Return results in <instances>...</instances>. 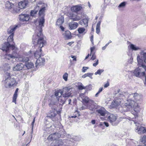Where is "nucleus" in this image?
<instances>
[{
  "mask_svg": "<svg viewBox=\"0 0 146 146\" xmlns=\"http://www.w3.org/2000/svg\"><path fill=\"white\" fill-rule=\"evenodd\" d=\"M125 99H124L125 100ZM127 99L126 101L124 103V105H122L123 111H127L130 110L131 109L133 110L131 112V114L134 116L133 117L130 116L128 117L127 119L129 120H132V119H135L138 116V114L140 111V109L138 105V103L137 102L131 99V98H126Z\"/></svg>",
  "mask_w": 146,
  "mask_h": 146,
  "instance_id": "f257e3e1",
  "label": "nucleus"
},
{
  "mask_svg": "<svg viewBox=\"0 0 146 146\" xmlns=\"http://www.w3.org/2000/svg\"><path fill=\"white\" fill-rule=\"evenodd\" d=\"M44 20L41 19L39 22L38 26L36 27V33L37 34L34 35L32 37L33 42L35 45L36 44V47L39 49L41 48L46 44V42L44 39L42 34V29L44 27Z\"/></svg>",
  "mask_w": 146,
  "mask_h": 146,
  "instance_id": "f03ea898",
  "label": "nucleus"
},
{
  "mask_svg": "<svg viewBox=\"0 0 146 146\" xmlns=\"http://www.w3.org/2000/svg\"><path fill=\"white\" fill-rule=\"evenodd\" d=\"M140 54V55H138L137 59L138 64L140 66L135 69L134 72L135 76L139 77L145 75V72H141V70L143 65L146 64V49L142 50Z\"/></svg>",
  "mask_w": 146,
  "mask_h": 146,
  "instance_id": "7ed1b4c3",
  "label": "nucleus"
},
{
  "mask_svg": "<svg viewBox=\"0 0 146 146\" xmlns=\"http://www.w3.org/2000/svg\"><path fill=\"white\" fill-rule=\"evenodd\" d=\"M4 87L6 88H11L16 86L18 82L13 75H11L9 72H7L2 81Z\"/></svg>",
  "mask_w": 146,
  "mask_h": 146,
  "instance_id": "20e7f679",
  "label": "nucleus"
},
{
  "mask_svg": "<svg viewBox=\"0 0 146 146\" xmlns=\"http://www.w3.org/2000/svg\"><path fill=\"white\" fill-rule=\"evenodd\" d=\"M63 94V92L61 90L56 91L55 92L54 95H52L51 99L49 104L50 106L52 108L53 106L56 107L58 103L60 105H62L64 103V100H63L62 95Z\"/></svg>",
  "mask_w": 146,
  "mask_h": 146,
  "instance_id": "39448f33",
  "label": "nucleus"
},
{
  "mask_svg": "<svg viewBox=\"0 0 146 146\" xmlns=\"http://www.w3.org/2000/svg\"><path fill=\"white\" fill-rule=\"evenodd\" d=\"M17 52L14 51L11 54H6L3 56V57L8 60H10V59H15L16 60L18 59L19 61L23 62H26L29 60L28 57H24L23 55H20Z\"/></svg>",
  "mask_w": 146,
  "mask_h": 146,
  "instance_id": "423d86ee",
  "label": "nucleus"
},
{
  "mask_svg": "<svg viewBox=\"0 0 146 146\" xmlns=\"http://www.w3.org/2000/svg\"><path fill=\"white\" fill-rule=\"evenodd\" d=\"M80 97L84 103L85 106H86L85 108L82 107L81 108L82 109L84 110L86 108H89L90 110H92L94 108V101L89 99L88 97L85 96L84 94H80Z\"/></svg>",
  "mask_w": 146,
  "mask_h": 146,
  "instance_id": "0eeeda50",
  "label": "nucleus"
},
{
  "mask_svg": "<svg viewBox=\"0 0 146 146\" xmlns=\"http://www.w3.org/2000/svg\"><path fill=\"white\" fill-rule=\"evenodd\" d=\"M0 49L1 50L3 51H5L6 52V54H8V52H9L10 49H11L13 50L12 52L14 51H18V49L17 47H15L13 45H10L9 43L8 42H5L3 43L1 46ZM3 55L2 56V58L3 59H4L6 60H8L7 59L4 58L3 57Z\"/></svg>",
  "mask_w": 146,
  "mask_h": 146,
  "instance_id": "6e6552de",
  "label": "nucleus"
},
{
  "mask_svg": "<svg viewBox=\"0 0 146 146\" xmlns=\"http://www.w3.org/2000/svg\"><path fill=\"white\" fill-rule=\"evenodd\" d=\"M123 92L122 94L116 100H114L112 103L111 106L113 108L115 107L116 106L121 105V107L120 108L119 110L121 112H123V110H121V109H123L122 105H124V99H125V96L124 95Z\"/></svg>",
  "mask_w": 146,
  "mask_h": 146,
  "instance_id": "1a4fd4ad",
  "label": "nucleus"
},
{
  "mask_svg": "<svg viewBox=\"0 0 146 146\" xmlns=\"http://www.w3.org/2000/svg\"><path fill=\"white\" fill-rule=\"evenodd\" d=\"M46 6L47 5L46 4L42 3L41 2H40L38 3L37 4L36 7L38 8V9L39 8H40V9L39 11V14L40 16H42V17L40 19H39L37 23V22H35V25L36 26H38L39 21L41 19H43L44 20V22H45V19H44V14L45 10V8Z\"/></svg>",
  "mask_w": 146,
  "mask_h": 146,
  "instance_id": "9d476101",
  "label": "nucleus"
},
{
  "mask_svg": "<svg viewBox=\"0 0 146 146\" xmlns=\"http://www.w3.org/2000/svg\"><path fill=\"white\" fill-rule=\"evenodd\" d=\"M57 106L55 107L54 106H53L52 108H51L52 110L50 111V113L48 115V117H49L53 121H56L58 120L60 121L59 119L60 118V116L58 115L56 116L57 113V111L55 109L56 108Z\"/></svg>",
  "mask_w": 146,
  "mask_h": 146,
  "instance_id": "9b49d317",
  "label": "nucleus"
},
{
  "mask_svg": "<svg viewBox=\"0 0 146 146\" xmlns=\"http://www.w3.org/2000/svg\"><path fill=\"white\" fill-rule=\"evenodd\" d=\"M74 88L71 86H69L63 88L62 96L64 98H68L71 95L73 92Z\"/></svg>",
  "mask_w": 146,
  "mask_h": 146,
  "instance_id": "f8f14e48",
  "label": "nucleus"
},
{
  "mask_svg": "<svg viewBox=\"0 0 146 146\" xmlns=\"http://www.w3.org/2000/svg\"><path fill=\"white\" fill-rule=\"evenodd\" d=\"M123 94L125 98H133L135 100V102H137L140 100L141 98V96L137 93L130 94L127 92H123Z\"/></svg>",
  "mask_w": 146,
  "mask_h": 146,
  "instance_id": "ddd939ff",
  "label": "nucleus"
},
{
  "mask_svg": "<svg viewBox=\"0 0 146 146\" xmlns=\"http://www.w3.org/2000/svg\"><path fill=\"white\" fill-rule=\"evenodd\" d=\"M117 119L116 116L113 114H110L108 117V120L113 125H116L119 123Z\"/></svg>",
  "mask_w": 146,
  "mask_h": 146,
  "instance_id": "4468645a",
  "label": "nucleus"
},
{
  "mask_svg": "<svg viewBox=\"0 0 146 146\" xmlns=\"http://www.w3.org/2000/svg\"><path fill=\"white\" fill-rule=\"evenodd\" d=\"M45 61L44 58L42 57H39L36 60L35 64V67L38 68L40 66H44L45 64Z\"/></svg>",
  "mask_w": 146,
  "mask_h": 146,
  "instance_id": "2eb2a0df",
  "label": "nucleus"
},
{
  "mask_svg": "<svg viewBox=\"0 0 146 146\" xmlns=\"http://www.w3.org/2000/svg\"><path fill=\"white\" fill-rule=\"evenodd\" d=\"M69 17L70 19L72 20L73 21H78L81 19V16L73 13H70Z\"/></svg>",
  "mask_w": 146,
  "mask_h": 146,
  "instance_id": "dca6fc26",
  "label": "nucleus"
},
{
  "mask_svg": "<svg viewBox=\"0 0 146 146\" xmlns=\"http://www.w3.org/2000/svg\"><path fill=\"white\" fill-rule=\"evenodd\" d=\"M19 20L20 21H27L30 18L29 15L26 14H21L19 15Z\"/></svg>",
  "mask_w": 146,
  "mask_h": 146,
  "instance_id": "f3484780",
  "label": "nucleus"
},
{
  "mask_svg": "<svg viewBox=\"0 0 146 146\" xmlns=\"http://www.w3.org/2000/svg\"><path fill=\"white\" fill-rule=\"evenodd\" d=\"M17 27V25H12L7 30V33L9 34L14 35L16 29Z\"/></svg>",
  "mask_w": 146,
  "mask_h": 146,
  "instance_id": "a211bd4d",
  "label": "nucleus"
},
{
  "mask_svg": "<svg viewBox=\"0 0 146 146\" xmlns=\"http://www.w3.org/2000/svg\"><path fill=\"white\" fill-rule=\"evenodd\" d=\"M82 7L80 5H77L72 7L71 8V11L77 13L82 9Z\"/></svg>",
  "mask_w": 146,
  "mask_h": 146,
  "instance_id": "6ab92c4d",
  "label": "nucleus"
},
{
  "mask_svg": "<svg viewBox=\"0 0 146 146\" xmlns=\"http://www.w3.org/2000/svg\"><path fill=\"white\" fill-rule=\"evenodd\" d=\"M88 18H85L80 21L78 23L84 27H87L88 26Z\"/></svg>",
  "mask_w": 146,
  "mask_h": 146,
  "instance_id": "aec40b11",
  "label": "nucleus"
},
{
  "mask_svg": "<svg viewBox=\"0 0 146 146\" xmlns=\"http://www.w3.org/2000/svg\"><path fill=\"white\" fill-rule=\"evenodd\" d=\"M64 38L65 40H68L72 38L71 33L69 31H66L63 34Z\"/></svg>",
  "mask_w": 146,
  "mask_h": 146,
  "instance_id": "412c9836",
  "label": "nucleus"
},
{
  "mask_svg": "<svg viewBox=\"0 0 146 146\" xmlns=\"http://www.w3.org/2000/svg\"><path fill=\"white\" fill-rule=\"evenodd\" d=\"M97 112L100 115L104 116L107 113V111L103 107L101 108L100 109L97 110Z\"/></svg>",
  "mask_w": 146,
  "mask_h": 146,
  "instance_id": "4be33fe9",
  "label": "nucleus"
},
{
  "mask_svg": "<svg viewBox=\"0 0 146 146\" xmlns=\"http://www.w3.org/2000/svg\"><path fill=\"white\" fill-rule=\"evenodd\" d=\"M23 67L24 65L23 64L19 63L14 66L13 68V71H19L22 70Z\"/></svg>",
  "mask_w": 146,
  "mask_h": 146,
  "instance_id": "5701e85b",
  "label": "nucleus"
},
{
  "mask_svg": "<svg viewBox=\"0 0 146 146\" xmlns=\"http://www.w3.org/2000/svg\"><path fill=\"white\" fill-rule=\"evenodd\" d=\"M68 25L70 30H73L75 29L78 27V24L76 22H71L69 23Z\"/></svg>",
  "mask_w": 146,
  "mask_h": 146,
  "instance_id": "b1692460",
  "label": "nucleus"
},
{
  "mask_svg": "<svg viewBox=\"0 0 146 146\" xmlns=\"http://www.w3.org/2000/svg\"><path fill=\"white\" fill-rule=\"evenodd\" d=\"M28 1L27 0L22 1L19 3V6L21 9L25 8L28 4Z\"/></svg>",
  "mask_w": 146,
  "mask_h": 146,
  "instance_id": "393cba45",
  "label": "nucleus"
},
{
  "mask_svg": "<svg viewBox=\"0 0 146 146\" xmlns=\"http://www.w3.org/2000/svg\"><path fill=\"white\" fill-rule=\"evenodd\" d=\"M60 135L58 133H56L50 135L48 137V140H55L57 138L59 137Z\"/></svg>",
  "mask_w": 146,
  "mask_h": 146,
  "instance_id": "a878e982",
  "label": "nucleus"
},
{
  "mask_svg": "<svg viewBox=\"0 0 146 146\" xmlns=\"http://www.w3.org/2000/svg\"><path fill=\"white\" fill-rule=\"evenodd\" d=\"M14 5L10 3L9 1H7L5 4V7L6 9L8 10L12 11L14 9Z\"/></svg>",
  "mask_w": 146,
  "mask_h": 146,
  "instance_id": "bb28decb",
  "label": "nucleus"
},
{
  "mask_svg": "<svg viewBox=\"0 0 146 146\" xmlns=\"http://www.w3.org/2000/svg\"><path fill=\"white\" fill-rule=\"evenodd\" d=\"M2 69L4 72L9 70L11 68V67L8 63H5L2 67Z\"/></svg>",
  "mask_w": 146,
  "mask_h": 146,
  "instance_id": "cd10ccee",
  "label": "nucleus"
},
{
  "mask_svg": "<svg viewBox=\"0 0 146 146\" xmlns=\"http://www.w3.org/2000/svg\"><path fill=\"white\" fill-rule=\"evenodd\" d=\"M62 142L61 140H56L53 141L51 144L52 146H61Z\"/></svg>",
  "mask_w": 146,
  "mask_h": 146,
  "instance_id": "c85d7f7f",
  "label": "nucleus"
},
{
  "mask_svg": "<svg viewBox=\"0 0 146 146\" xmlns=\"http://www.w3.org/2000/svg\"><path fill=\"white\" fill-rule=\"evenodd\" d=\"M41 49H38L34 53V55L36 59H38L39 57H42L41 55Z\"/></svg>",
  "mask_w": 146,
  "mask_h": 146,
  "instance_id": "c756f323",
  "label": "nucleus"
},
{
  "mask_svg": "<svg viewBox=\"0 0 146 146\" xmlns=\"http://www.w3.org/2000/svg\"><path fill=\"white\" fill-rule=\"evenodd\" d=\"M19 88H17L14 94L13 95V101L12 102H14L16 104V99L17 97L18 96V92L19 90Z\"/></svg>",
  "mask_w": 146,
  "mask_h": 146,
  "instance_id": "7c9ffc66",
  "label": "nucleus"
},
{
  "mask_svg": "<svg viewBox=\"0 0 146 146\" xmlns=\"http://www.w3.org/2000/svg\"><path fill=\"white\" fill-rule=\"evenodd\" d=\"M135 131L139 134H141L143 133V127L137 126L135 128Z\"/></svg>",
  "mask_w": 146,
  "mask_h": 146,
  "instance_id": "2f4dec72",
  "label": "nucleus"
},
{
  "mask_svg": "<svg viewBox=\"0 0 146 146\" xmlns=\"http://www.w3.org/2000/svg\"><path fill=\"white\" fill-rule=\"evenodd\" d=\"M64 18L62 17H61L60 18L58 19L56 23V25L58 26L61 25L64 22Z\"/></svg>",
  "mask_w": 146,
  "mask_h": 146,
  "instance_id": "473e14b6",
  "label": "nucleus"
},
{
  "mask_svg": "<svg viewBox=\"0 0 146 146\" xmlns=\"http://www.w3.org/2000/svg\"><path fill=\"white\" fill-rule=\"evenodd\" d=\"M128 48H130L133 50L136 51L139 49V48L135 45L132 44H129L128 46Z\"/></svg>",
  "mask_w": 146,
  "mask_h": 146,
  "instance_id": "72a5a7b5",
  "label": "nucleus"
},
{
  "mask_svg": "<svg viewBox=\"0 0 146 146\" xmlns=\"http://www.w3.org/2000/svg\"><path fill=\"white\" fill-rule=\"evenodd\" d=\"M25 66L28 69L32 68L34 67V64L31 62L26 63Z\"/></svg>",
  "mask_w": 146,
  "mask_h": 146,
  "instance_id": "f704fd0d",
  "label": "nucleus"
},
{
  "mask_svg": "<svg viewBox=\"0 0 146 146\" xmlns=\"http://www.w3.org/2000/svg\"><path fill=\"white\" fill-rule=\"evenodd\" d=\"M38 10V8L36 7L31 12V15L32 16H34L36 14Z\"/></svg>",
  "mask_w": 146,
  "mask_h": 146,
  "instance_id": "c9c22d12",
  "label": "nucleus"
},
{
  "mask_svg": "<svg viewBox=\"0 0 146 146\" xmlns=\"http://www.w3.org/2000/svg\"><path fill=\"white\" fill-rule=\"evenodd\" d=\"M86 29L83 27H80L78 28V31L79 34H85L86 32H85Z\"/></svg>",
  "mask_w": 146,
  "mask_h": 146,
  "instance_id": "e433bc0d",
  "label": "nucleus"
},
{
  "mask_svg": "<svg viewBox=\"0 0 146 146\" xmlns=\"http://www.w3.org/2000/svg\"><path fill=\"white\" fill-rule=\"evenodd\" d=\"M78 88L80 90H82L86 88V87H84L81 82H79L78 83Z\"/></svg>",
  "mask_w": 146,
  "mask_h": 146,
  "instance_id": "4c0bfd02",
  "label": "nucleus"
},
{
  "mask_svg": "<svg viewBox=\"0 0 146 146\" xmlns=\"http://www.w3.org/2000/svg\"><path fill=\"white\" fill-rule=\"evenodd\" d=\"M101 22L100 21H99L96 25V33L98 34H99L100 32V25Z\"/></svg>",
  "mask_w": 146,
  "mask_h": 146,
  "instance_id": "58836bf2",
  "label": "nucleus"
},
{
  "mask_svg": "<svg viewBox=\"0 0 146 146\" xmlns=\"http://www.w3.org/2000/svg\"><path fill=\"white\" fill-rule=\"evenodd\" d=\"M140 142L143 143H145L146 142V135H144L143 137H140Z\"/></svg>",
  "mask_w": 146,
  "mask_h": 146,
  "instance_id": "ea45409f",
  "label": "nucleus"
},
{
  "mask_svg": "<svg viewBox=\"0 0 146 146\" xmlns=\"http://www.w3.org/2000/svg\"><path fill=\"white\" fill-rule=\"evenodd\" d=\"M13 36L14 35H10L7 38V42H8L9 43V42H13Z\"/></svg>",
  "mask_w": 146,
  "mask_h": 146,
  "instance_id": "a19ab883",
  "label": "nucleus"
},
{
  "mask_svg": "<svg viewBox=\"0 0 146 146\" xmlns=\"http://www.w3.org/2000/svg\"><path fill=\"white\" fill-rule=\"evenodd\" d=\"M104 71V70L102 69H100L98 70L97 72H95V75H97V74H99V75H100L101 73L103 72Z\"/></svg>",
  "mask_w": 146,
  "mask_h": 146,
  "instance_id": "79ce46f5",
  "label": "nucleus"
},
{
  "mask_svg": "<svg viewBox=\"0 0 146 146\" xmlns=\"http://www.w3.org/2000/svg\"><path fill=\"white\" fill-rule=\"evenodd\" d=\"M68 74L66 72L65 73L63 76V78L65 81H67L68 80Z\"/></svg>",
  "mask_w": 146,
  "mask_h": 146,
  "instance_id": "37998d69",
  "label": "nucleus"
},
{
  "mask_svg": "<svg viewBox=\"0 0 146 146\" xmlns=\"http://www.w3.org/2000/svg\"><path fill=\"white\" fill-rule=\"evenodd\" d=\"M126 2H123L121 3L118 6V7L121 8L124 7L125 6Z\"/></svg>",
  "mask_w": 146,
  "mask_h": 146,
  "instance_id": "c03bdc74",
  "label": "nucleus"
},
{
  "mask_svg": "<svg viewBox=\"0 0 146 146\" xmlns=\"http://www.w3.org/2000/svg\"><path fill=\"white\" fill-rule=\"evenodd\" d=\"M90 56H91V57L90 59L91 60H94L96 59V57L95 53H92L91 55H90Z\"/></svg>",
  "mask_w": 146,
  "mask_h": 146,
  "instance_id": "a18cd8bd",
  "label": "nucleus"
},
{
  "mask_svg": "<svg viewBox=\"0 0 146 146\" xmlns=\"http://www.w3.org/2000/svg\"><path fill=\"white\" fill-rule=\"evenodd\" d=\"M75 115L74 116H72V118H75L77 116H80V114L77 111H75Z\"/></svg>",
  "mask_w": 146,
  "mask_h": 146,
  "instance_id": "49530a36",
  "label": "nucleus"
},
{
  "mask_svg": "<svg viewBox=\"0 0 146 146\" xmlns=\"http://www.w3.org/2000/svg\"><path fill=\"white\" fill-rule=\"evenodd\" d=\"M86 74H87V77H89L91 79H92L93 78L92 77V76L93 75V73H88Z\"/></svg>",
  "mask_w": 146,
  "mask_h": 146,
  "instance_id": "de8ad7c7",
  "label": "nucleus"
},
{
  "mask_svg": "<svg viewBox=\"0 0 146 146\" xmlns=\"http://www.w3.org/2000/svg\"><path fill=\"white\" fill-rule=\"evenodd\" d=\"M89 68L88 67H82V72H85Z\"/></svg>",
  "mask_w": 146,
  "mask_h": 146,
  "instance_id": "09e8293b",
  "label": "nucleus"
},
{
  "mask_svg": "<svg viewBox=\"0 0 146 146\" xmlns=\"http://www.w3.org/2000/svg\"><path fill=\"white\" fill-rule=\"evenodd\" d=\"M99 63V60L98 59H97L96 60V62L95 63H94L93 64V66H94L96 67V66Z\"/></svg>",
  "mask_w": 146,
  "mask_h": 146,
  "instance_id": "8fccbe9b",
  "label": "nucleus"
},
{
  "mask_svg": "<svg viewBox=\"0 0 146 146\" xmlns=\"http://www.w3.org/2000/svg\"><path fill=\"white\" fill-rule=\"evenodd\" d=\"M95 47H93L90 48V55H91L92 53H94V52H93V51L95 50Z\"/></svg>",
  "mask_w": 146,
  "mask_h": 146,
  "instance_id": "3c124183",
  "label": "nucleus"
},
{
  "mask_svg": "<svg viewBox=\"0 0 146 146\" xmlns=\"http://www.w3.org/2000/svg\"><path fill=\"white\" fill-rule=\"evenodd\" d=\"M70 57L73 58V60L76 61V56L71 55Z\"/></svg>",
  "mask_w": 146,
  "mask_h": 146,
  "instance_id": "603ef678",
  "label": "nucleus"
},
{
  "mask_svg": "<svg viewBox=\"0 0 146 146\" xmlns=\"http://www.w3.org/2000/svg\"><path fill=\"white\" fill-rule=\"evenodd\" d=\"M32 133H31V139H30V140H29V142L28 143H27L26 144V146H27V145L31 142V140H32Z\"/></svg>",
  "mask_w": 146,
  "mask_h": 146,
  "instance_id": "864d4df0",
  "label": "nucleus"
},
{
  "mask_svg": "<svg viewBox=\"0 0 146 146\" xmlns=\"http://www.w3.org/2000/svg\"><path fill=\"white\" fill-rule=\"evenodd\" d=\"M109 86V84L108 82L104 85V87L105 88H106L108 87Z\"/></svg>",
  "mask_w": 146,
  "mask_h": 146,
  "instance_id": "5fc2aeb1",
  "label": "nucleus"
},
{
  "mask_svg": "<svg viewBox=\"0 0 146 146\" xmlns=\"http://www.w3.org/2000/svg\"><path fill=\"white\" fill-rule=\"evenodd\" d=\"M35 117L33 119V122L32 123V130H33V127L34 125V123H35Z\"/></svg>",
  "mask_w": 146,
  "mask_h": 146,
  "instance_id": "6e6d98bb",
  "label": "nucleus"
},
{
  "mask_svg": "<svg viewBox=\"0 0 146 146\" xmlns=\"http://www.w3.org/2000/svg\"><path fill=\"white\" fill-rule=\"evenodd\" d=\"M106 127H108L109 126V125L108 122H104L103 123Z\"/></svg>",
  "mask_w": 146,
  "mask_h": 146,
  "instance_id": "4d7b16f0",
  "label": "nucleus"
},
{
  "mask_svg": "<svg viewBox=\"0 0 146 146\" xmlns=\"http://www.w3.org/2000/svg\"><path fill=\"white\" fill-rule=\"evenodd\" d=\"M146 133V127H143V133Z\"/></svg>",
  "mask_w": 146,
  "mask_h": 146,
  "instance_id": "13d9d810",
  "label": "nucleus"
},
{
  "mask_svg": "<svg viewBox=\"0 0 146 146\" xmlns=\"http://www.w3.org/2000/svg\"><path fill=\"white\" fill-rule=\"evenodd\" d=\"M103 89V88H102V87L100 88L99 89L98 91V93H100L102 91Z\"/></svg>",
  "mask_w": 146,
  "mask_h": 146,
  "instance_id": "bf43d9fd",
  "label": "nucleus"
},
{
  "mask_svg": "<svg viewBox=\"0 0 146 146\" xmlns=\"http://www.w3.org/2000/svg\"><path fill=\"white\" fill-rule=\"evenodd\" d=\"M60 29H61V30L62 31H64V28L62 26H61V25H60Z\"/></svg>",
  "mask_w": 146,
  "mask_h": 146,
  "instance_id": "052dcab7",
  "label": "nucleus"
},
{
  "mask_svg": "<svg viewBox=\"0 0 146 146\" xmlns=\"http://www.w3.org/2000/svg\"><path fill=\"white\" fill-rule=\"evenodd\" d=\"M87 77V74L86 73V74H84V75H83L82 76V78H86V77Z\"/></svg>",
  "mask_w": 146,
  "mask_h": 146,
  "instance_id": "680f3d73",
  "label": "nucleus"
},
{
  "mask_svg": "<svg viewBox=\"0 0 146 146\" xmlns=\"http://www.w3.org/2000/svg\"><path fill=\"white\" fill-rule=\"evenodd\" d=\"M73 43H74L73 42H69L67 43V44L70 46Z\"/></svg>",
  "mask_w": 146,
  "mask_h": 146,
  "instance_id": "e2e57ef3",
  "label": "nucleus"
},
{
  "mask_svg": "<svg viewBox=\"0 0 146 146\" xmlns=\"http://www.w3.org/2000/svg\"><path fill=\"white\" fill-rule=\"evenodd\" d=\"M30 140V139H29V138H28L26 140V143H27L29 142Z\"/></svg>",
  "mask_w": 146,
  "mask_h": 146,
  "instance_id": "0e129e2a",
  "label": "nucleus"
},
{
  "mask_svg": "<svg viewBox=\"0 0 146 146\" xmlns=\"http://www.w3.org/2000/svg\"><path fill=\"white\" fill-rule=\"evenodd\" d=\"M91 123L93 124H94L95 123V120H93L91 121Z\"/></svg>",
  "mask_w": 146,
  "mask_h": 146,
  "instance_id": "69168bd1",
  "label": "nucleus"
},
{
  "mask_svg": "<svg viewBox=\"0 0 146 146\" xmlns=\"http://www.w3.org/2000/svg\"><path fill=\"white\" fill-rule=\"evenodd\" d=\"M90 55H90L89 54H88L86 57L85 59H87L89 57Z\"/></svg>",
  "mask_w": 146,
  "mask_h": 146,
  "instance_id": "338daca9",
  "label": "nucleus"
},
{
  "mask_svg": "<svg viewBox=\"0 0 146 146\" xmlns=\"http://www.w3.org/2000/svg\"><path fill=\"white\" fill-rule=\"evenodd\" d=\"M106 46H105L102 47V48L103 50H104L106 49Z\"/></svg>",
  "mask_w": 146,
  "mask_h": 146,
  "instance_id": "774afa93",
  "label": "nucleus"
}]
</instances>
